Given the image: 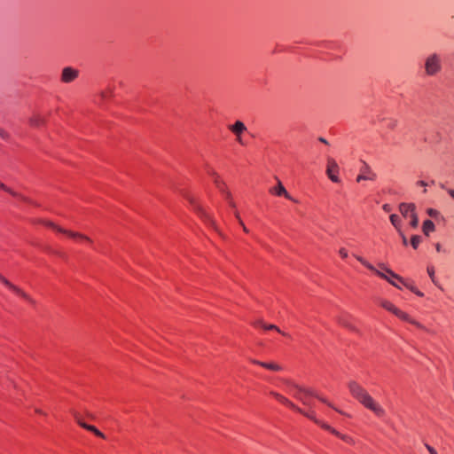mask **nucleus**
Listing matches in <instances>:
<instances>
[{"instance_id": "45", "label": "nucleus", "mask_w": 454, "mask_h": 454, "mask_svg": "<svg viewBox=\"0 0 454 454\" xmlns=\"http://www.w3.org/2000/svg\"><path fill=\"white\" fill-rule=\"evenodd\" d=\"M441 187H442V189H445V186H444V184H441Z\"/></svg>"}, {"instance_id": "30", "label": "nucleus", "mask_w": 454, "mask_h": 454, "mask_svg": "<svg viewBox=\"0 0 454 454\" xmlns=\"http://www.w3.org/2000/svg\"><path fill=\"white\" fill-rule=\"evenodd\" d=\"M0 188L3 189L4 191L11 193L12 195L13 196H16L17 194L12 192L11 189H9L5 184H4L3 183H0Z\"/></svg>"}, {"instance_id": "2", "label": "nucleus", "mask_w": 454, "mask_h": 454, "mask_svg": "<svg viewBox=\"0 0 454 454\" xmlns=\"http://www.w3.org/2000/svg\"><path fill=\"white\" fill-rule=\"evenodd\" d=\"M284 382L289 387L290 393L295 398H297L299 401H301L304 405L312 407V403L309 401V397H315L317 400H319L320 402L333 408L338 412L342 413L340 411H339L337 408H335L331 403H329L325 397H323L322 395L317 394L312 388H308V387L299 386L288 380H284Z\"/></svg>"}, {"instance_id": "41", "label": "nucleus", "mask_w": 454, "mask_h": 454, "mask_svg": "<svg viewBox=\"0 0 454 454\" xmlns=\"http://www.w3.org/2000/svg\"><path fill=\"white\" fill-rule=\"evenodd\" d=\"M448 193L454 199V190L453 189H448Z\"/></svg>"}, {"instance_id": "20", "label": "nucleus", "mask_w": 454, "mask_h": 454, "mask_svg": "<svg viewBox=\"0 0 454 454\" xmlns=\"http://www.w3.org/2000/svg\"><path fill=\"white\" fill-rule=\"evenodd\" d=\"M0 281L4 284L6 286H8L12 291L16 292L17 294H20L23 296H26L25 293L21 292L17 286H13L11 282H9L4 276L0 274Z\"/></svg>"}, {"instance_id": "25", "label": "nucleus", "mask_w": 454, "mask_h": 454, "mask_svg": "<svg viewBox=\"0 0 454 454\" xmlns=\"http://www.w3.org/2000/svg\"><path fill=\"white\" fill-rule=\"evenodd\" d=\"M420 242H421V238L418 235H414L411 239V244L414 249L418 248Z\"/></svg>"}, {"instance_id": "11", "label": "nucleus", "mask_w": 454, "mask_h": 454, "mask_svg": "<svg viewBox=\"0 0 454 454\" xmlns=\"http://www.w3.org/2000/svg\"><path fill=\"white\" fill-rule=\"evenodd\" d=\"M361 174L357 176L356 182H361L363 180H375L377 175L372 170L371 167L364 162L363 167L360 169Z\"/></svg>"}, {"instance_id": "39", "label": "nucleus", "mask_w": 454, "mask_h": 454, "mask_svg": "<svg viewBox=\"0 0 454 454\" xmlns=\"http://www.w3.org/2000/svg\"><path fill=\"white\" fill-rule=\"evenodd\" d=\"M235 216H236V218L239 220V224H240V225H243V222H242V220L240 219V217H239V214L238 212H235Z\"/></svg>"}, {"instance_id": "14", "label": "nucleus", "mask_w": 454, "mask_h": 454, "mask_svg": "<svg viewBox=\"0 0 454 454\" xmlns=\"http://www.w3.org/2000/svg\"><path fill=\"white\" fill-rule=\"evenodd\" d=\"M351 316L348 313H343L337 317L338 323L352 331H356V328L350 323Z\"/></svg>"}, {"instance_id": "12", "label": "nucleus", "mask_w": 454, "mask_h": 454, "mask_svg": "<svg viewBox=\"0 0 454 454\" xmlns=\"http://www.w3.org/2000/svg\"><path fill=\"white\" fill-rule=\"evenodd\" d=\"M276 179L278 181V184L275 187L270 189V192L277 196H284L290 200L296 201L286 190L281 181L278 177H276Z\"/></svg>"}, {"instance_id": "44", "label": "nucleus", "mask_w": 454, "mask_h": 454, "mask_svg": "<svg viewBox=\"0 0 454 454\" xmlns=\"http://www.w3.org/2000/svg\"><path fill=\"white\" fill-rule=\"evenodd\" d=\"M241 226H242V228H243V230H244V231H245V232H248V230H247V228L245 226V224H244V223H243V225H241Z\"/></svg>"}, {"instance_id": "31", "label": "nucleus", "mask_w": 454, "mask_h": 454, "mask_svg": "<svg viewBox=\"0 0 454 454\" xmlns=\"http://www.w3.org/2000/svg\"><path fill=\"white\" fill-rule=\"evenodd\" d=\"M409 288H410V290H411V292H413L414 294H417V295H419V296H423V295H424V294H423V293H421L420 291H419V290H418L416 287H414V286H410Z\"/></svg>"}, {"instance_id": "37", "label": "nucleus", "mask_w": 454, "mask_h": 454, "mask_svg": "<svg viewBox=\"0 0 454 454\" xmlns=\"http://www.w3.org/2000/svg\"><path fill=\"white\" fill-rule=\"evenodd\" d=\"M435 249H436V251H437V252H442V251H443V250H442V245H441L440 243H436V244H435Z\"/></svg>"}, {"instance_id": "43", "label": "nucleus", "mask_w": 454, "mask_h": 454, "mask_svg": "<svg viewBox=\"0 0 454 454\" xmlns=\"http://www.w3.org/2000/svg\"><path fill=\"white\" fill-rule=\"evenodd\" d=\"M318 140H319L320 142L324 143V144H326V145L328 144V142L326 141V139H325V138H324V137H319V138H318Z\"/></svg>"}, {"instance_id": "15", "label": "nucleus", "mask_w": 454, "mask_h": 454, "mask_svg": "<svg viewBox=\"0 0 454 454\" xmlns=\"http://www.w3.org/2000/svg\"><path fill=\"white\" fill-rule=\"evenodd\" d=\"M414 210H416V206L413 203H401L399 205V211L404 217L410 216Z\"/></svg>"}, {"instance_id": "3", "label": "nucleus", "mask_w": 454, "mask_h": 454, "mask_svg": "<svg viewBox=\"0 0 454 454\" xmlns=\"http://www.w3.org/2000/svg\"><path fill=\"white\" fill-rule=\"evenodd\" d=\"M356 258L357 259V261H359L363 265H364L367 269H369L370 270L375 272L379 277H380L381 278H384L386 279L388 283H390L392 286L397 287V288H401L395 282V280H393L392 278H395V279H397L398 281H400L401 283H403V279L399 276L397 275L396 273H395L392 270H390L389 268H387L384 263H379V267L383 270L387 274H385L384 272L375 269V267L371 264L370 262H368L366 260H364L363 257L359 256V255H356Z\"/></svg>"}, {"instance_id": "40", "label": "nucleus", "mask_w": 454, "mask_h": 454, "mask_svg": "<svg viewBox=\"0 0 454 454\" xmlns=\"http://www.w3.org/2000/svg\"><path fill=\"white\" fill-rule=\"evenodd\" d=\"M35 411L38 414H42V415H45V413L43 411V410L41 409H38V408H35Z\"/></svg>"}, {"instance_id": "18", "label": "nucleus", "mask_w": 454, "mask_h": 454, "mask_svg": "<svg viewBox=\"0 0 454 454\" xmlns=\"http://www.w3.org/2000/svg\"><path fill=\"white\" fill-rule=\"evenodd\" d=\"M185 198L190 201V203L194 207V208L201 215L202 217L205 218V220L208 221L210 223L214 224V221L200 208L194 200V198L184 195Z\"/></svg>"}, {"instance_id": "10", "label": "nucleus", "mask_w": 454, "mask_h": 454, "mask_svg": "<svg viewBox=\"0 0 454 454\" xmlns=\"http://www.w3.org/2000/svg\"><path fill=\"white\" fill-rule=\"evenodd\" d=\"M79 75V71L71 67H66L62 70L61 82L69 83L74 81Z\"/></svg>"}, {"instance_id": "7", "label": "nucleus", "mask_w": 454, "mask_h": 454, "mask_svg": "<svg viewBox=\"0 0 454 454\" xmlns=\"http://www.w3.org/2000/svg\"><path fill=\"white\" fill-rule=\"evenodd\" d=\"M339 173V166L336 160L331 157L327 158V166H326V175L330 178V180L333 183H340V178L338 176Z\"/></svg>"}, {"instance_id": "16", "label": "nucleus", "mask_w": 454, "mask_h": 454, "mask_svg": "<svg viewBox=\"0 0 454 454\" xmlns=\"http://www.w3.org/2000/svg\"><path fill=\"white\" fill-rule=\"evenodd\" d=\"M394 314L396 317H398L399 318H401L402 320L407 321V322H409V323H411V324H412V325H416L418 327H422V325L419 322L411 319V317L408 314H406L405 312L402 311L399 309H397Z\"/></svg>"}, {"instance_id": "23", "label": "nucleus", "mask_w": 454, "mask_h": 454, "mask_svg": "<svg viewBox=\"0 0 454 454\" xmlns=\"http://www.w3.org/2000/svg\"><path fill=\"white\" fill-rule=\"evenodd\" d=\"M390 219V222L391 223L394 225V227L398 231H400V223H401V220H400V217L395 215V214H392L389 217Z\"/></svg>"}, {"instance_id": "19", "label": "nucleus", "mask_w": 454, "mask_h": 454, "mask_svg": "<svg viewBox=\"0 0 454 454\" xmlns=\"http://www.w3.org/2000/svg\"><path fill=\"white\" fill-rule=\"evenodd\" d=\"M435 226L434 223L431 220H426L423 223L422 231L425 235L429 236V234L434 231Z\"/></svg>"}, {"instance_id": "4", "label": "nucleus", "mask_w": 454, "mask_h": 454, "mask_svg": "<svg viewBox=\"0 0 454 454\" xmlns=\"http://www.w3.org/2000/svg\"><path fill=\"white\" fill-rule=\"evenodd\" d=\"M425 74L427 76H435L442 71L441 56L437 53H431L425 59Z\"/></svg>"}, {"instance_id": "36", "label": "nucleus", "mask_w": 454, "mask_h": 454, "mask_svg": "<svg viewBox=\"0 0 454 454\" xmlns=\"http://www.w3.org/2000/svg\"><path fill=\"white\" fill-rule=\"evenodd\" d=\"M382 208H383V210H384L385 212H389V211L391 210V207H390V205H389V204H384V205L382 206Z\"/></svg>"}, {"instance_id": "33", "label": "nucleus", "mask_w": 454, "mask_h": 454, "mask_svg": "<svg viewBox=\"0 0 454 454\" xmlns=\"http://www.w3.org/2000/svg\"><path fill=\"white\" fill-rule=\"evenodd\" d=\"M0 137L4 139H8L9 137V135L6 131H4V129H0Z\"/></svg>"}, {"instance_id": "32", "label": "nucleus", "mask_w": 454, "mask_h": 454, "mask_svg": "<svg viewBox=\"0 0 454 454\" xmlns=\"http://www.w3.org/2000/svg\"><path fill=\"white\" fill-rule=\"evenodd\" d=\"M339 254H340V256H341L342 258H347V257H348V252H347V250H346V249H344V248H340V249L339 250Z\"/></svg>"}, {"instance_id": "6", "label": "nucleus", "mask_w": 454, "mask_h": 454, "mask_svg": "<svg viewBox=\"0 0 454 454\" xmlns=\"http://www.w3.org/2000/svg\"><path fill=\"white\" fill-rule=\"evenodd\" d=\"M46 224L51 227V229H53L55 231L59 232V233H63L67 236H68L69 238L71 239H80V240H86L88 242H90V239L80 232H76V231H70V230H67V229H64L57 224H55L54 223L52 222H48L46 223Z\"/></svg>"}, {"instance_id": "17", "label": "nucleus", "mask_w": 454, "mask_h": 454, "mask_svg": "<svg viewBox=\"0 0 454 454\" xmlns=\"http://www.w3.org/2000/svg\"><path fill=\"white\" fill-rule=\"evenodd\" d=\"M252 362L255 364H258L263 368H266V369H269L271 371L279 372L282 370V367L276 363H265V362H261L258 360H252Z\"/></svg>"}, {"instance_id": "35", "label": "nucleus", "mask_w": 454, "mask_h": 454, "mask_svg": "<svg viewBox=\"0 0 454 454\" xmlns=\"http://www.w3.org/2000/svg\"><path fill=\"white\" fill-rule=\"evenodd\" d=\"M399 233H400V235H401V237H402L403 244L404 246H407L408 241H407L406 237L404 236V234H403L401 231H399Z\"/></svg>"}, {"instance_id": "38", "label": "nucleus", "mask_w": 454, "mask_h": 454, "mask_svg": "<svg viewBox=\"0 0 454 454\" xmlns=\"http://www.w3.org/2000/svg\"><path fill=\"white\" fill-rule=\"evenodd\" d=\"M417 184L423 187H426L427 185V184L425 181H418Z\"/></svg>"}, {"instance_id": "26", "label": "nucleus", "mask_w": 454, "mask_h": 454, "mask_svg": "<svg viewBox=\"0 0 454 454\" xmlns=\"http://www.w3.org/2000/svg\"><path fill=\"white\" fill-rule=\"evenodd\" d=\"M427 213L429 216H431L433 218H438L440 216V212L434 208H428L427 210Z\"/></svg>"}, {"instance_id": "29", "label": "nucleus", "mask_w": 454, "mask_h": 454, "mask_svg": "<svg viewBox=\"0 0 454 454\" xmlns=\"http://www.w3.org/2000/svg\"><path fill=\"white\" fill-rule=\"evenodd\" d=\"M427 273H428L431 280L434 283L435 282L434 268L433 266H428L427 267Z\"/></svg>"}, {"instance_id": "22", "label": "nucleus", "mask_w": 454, "mask_h": 454, "mask_svg": "<svg viewBox=\"0 0 454 454\" xmlns=\"http://www.w3.org/2000/svg\"><path fill=\"white\" fill-rule=\"evenodd\" d=\"M380 306L383 307L385 309L392 312L393 314L395 312V310L398 309L394 304H392L388 301H381Z\"/></svg>"}, {"instance_id": "24", "label": "nucleus", "mask_w": 454, "mask_h": 454, "mask_svg": "<svg viewBox=\"0 0 454 454\" xmlns=\"http://www.w3.org/2000/svg\"><path fill=\"white\" fill-rule=\"evenodd\" d=\"M410 217H411V227L417 228L418 225H419V217H418V215L416 213V210L411 212V214L410 215Z\"/></svg>"}, {"instance_id": "5", "label": "nucleus", "mask_w": 454, "mask_h": 454, "mask_svg": "<svg viewBox=\"0 0 454 454\" xmlns=\"http://www.w3.org/2000/svg\"><path fill=\"white\" fill-rule=\"evenodd\" d=\"M285 405L290 407L291 409L298 411L299 413L304 415L305 417H307L308 419H311L312 421H314L316 424H317L318 426H320L322 428L324 429H331V426H329L328 424L323 422L322 420L318 419L316 415H315V412L314 411H305L304 410L299 408L297 405H295L293 402H291L290 400L287 399V403H284Z\"/></svg>"}, {"instance_id": "8", "label": "nucleus", "mask_w": 454, "mask_h": 454, "mask_svg": "<svg viewBox=\"0 0 454 454\" xmlns=\"http://www.w3.org/2000/svg\"><path fill=\"white\" fill-rule=\"evenodd\" d=\"M210 175H212L214 176V182L216 185V187L218 188V190L224 194L226 200L229 201V204L231 207H235L236 205L235 203L231 200V192L226 189L225 187V184L220 180V177L216 175L215 172L214 171H210L209 172Z\"/></svg>"}, {"instance_id": "13", "label": "nucleus", "mask_w": 454, "mask_h": 454, "mask_svg": "<svg viewBox=\"0 0 454 454\" xmlns=\"http://www.w3.org/2000/svg\"><path fill=\"white\" fill-rule=\"evenodd\" d=\"M74 417L76 422L79 424V426H81L82 428L94 433L98 437H101V438L106 437L105 434L103 433H101L98 429H97L94 426L86 424L76 412H74Z\"/></svg>"}, {"instance_id": "1", "label": "nucleus", "mask_w": 454, "mask_h": 454, "mask_svg": "<svg viewBox=\"0 0 454 454\" xmlns=\"http://www.w3.org/2000/svg\"><path fill=\"white\" fill-rule=\"evenodd\" d=\"M350 394L356 398L363 406L370 410L379 418L386 416V410L382 405L378 403L369 393L356 381H349L348 384Z\"/></svg>"}, {"instance_id": "9", "label": "nucleus", "mask_w": 454, "mask_h": 454, "mask_svg": "<svg viewBox=\"0 0 454 454\" xmlns=\"http://www.w3.org/2000/svg\"><path fill=\"white\" fill-rule=\"evenodd\" d=\"M229 129L236 136V140L239 144L244 145L241 135L247 131L246 125L241 121H235L234 124L229 126Z\"/></svg>"}, {"instance_id": "42", "label": "nucleus", "mask_w": 454, "mask_h": 454, "mask_svg": "<svg viewBox=\"0 0 454 454\" xmlns=\"http://www.w3.org/2000/svg\"><path fill=\"white\" fill-rule=\"evenodd\" d=\"M262 323H263L262 320H258V321L254 322V325L255 326H261V327H262Z\"/></svg>"}, {"instance_id": "34", "label": "nucleus", "mask_w": 454, "mask_h": 454, "mask_svg": "<svg viewBox=\"0 0 454 454\" xmlns=\"http://www.w3.org/2000/svg\"><path fill=\"white\" fill-rule=\"evenodd\" d=\"M430 454H437L436 450L428 444L425 445Z\"/></svg>"}, {"instance_id": "28", "label": "nucleus", "mask_w": 454, "mask_h": 454, "mask_svg": "<svg viewBox=\"0 0 454 454\" xmlns=\"http://www.w3.org/2000/svg\"><path fill=\"white\" fill-rule=\"evenodd\" d=\"M271 395L277 398L280 403H282L283 404L285 403H287V398H286L285 396H283L282 395L278 394V393H276V392H271Z\"/></svg>"}, {"instance_id": "27", "label": "nucleus", "mask_w": 454, "mask_h": 454, "mask_svg": "<svg viewBox=\"0 0 454 454\" xmlns=\"http://www.w3.org/2000/svg\"><path fill=\"white\" fill-rule=\"evenodd\" d=\"M262 327L266 330H276L278 333H281L280 329L275 325H267L265 323H262Z\"/></svg>"}, {"instance_id": "21", "label": "nucleus", "mask_w": 454, "mask_h": 454, "mask_svg": "<svg viewBox=\"0 0 454 454\" xmlns=\"http://www.w3.org/2000/svg\"><path fill=\"white\" fill-rule=\"evenodd\" d=\"M328 431H330L332 434H335L336 436H339L340 438H341L342 440H344L345 442H349V443H353L354 441L352 438H350L349 436L348 435H345V434H341L340 433H339L338 431H336L334 428H333L331 427V429H327Z\"/></svg>"}]
</instances>
